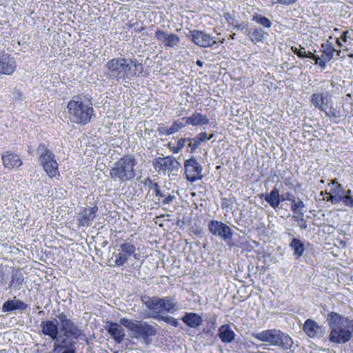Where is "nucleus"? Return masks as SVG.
Masks as SVG:
<instances>
[{
	"mask_svg": "<svg viewBox=\"0 0 353 353\" xmlns=\"http://www.w3.org/2000/svg\"><path fill=\"white\" fill-rule=\"evenodd\" d=\"M105 67L107 78L117 81L139 77L144 71L143 65L135 58H114L108 61Z\"/></svg>",
	"mask_w": 353,
	"mask_h": 353,
	"instance_id": "1",
	"label": "nucleus"
},
{
	"mask_svg": "<svg viewBox=\"0 0 353 353\" xmlns=\"http://www.w3.org/2000/svg\"><path fill=\"white\" fill-rule=\"evenodd\" d=\"M327 321L330 328V341L335 343L348 342L353 333V320L332 312L327 314Z\"/></svg>",
	"mask_w": 353,
	"mask_h": 353,
	"instance_id": "2",
	"label": "nucleus"
},
{
	"mask_svg": "<svg viewBox=\"0 0 353 353\" xmlns=\"http://www.w3.org/2000/svg\"><path fill=\"white\" fill-rule=\"evenodd\" d=\"M68 117L70 120L77 124L85 125L94 115L92 104L83 101L81 96H74L68 103Z\"/></svg>",
	"mask_w": 353,
	"mask_h": 353,
	"instance_id": "3",
	"label": "nucleus"
},
{
	"mask_svg": "<svg viewBox=\"0 0 353 353\" xmlns=\"http://www.w3.org/2000/svg\"><path fill=\"white\" fill-rule=\"evenodd\" d=\"M137 164L134 155H125L113 164L110 170V176L112 179L121 182L132 181L136 176L134 168Z\"/></svg>",
	"mask_w": 353,
	"mask_h": 353,
	"instance_id": "4",
	"label": "nucleus"
},
{
	"mask_svg": "<svg viewBox=\"0 0 353 353\" xmlns=\"http://www.w3.org/2000/svg\"><path fill=\"white\" fill-rule=\"evenodd\" d=\"M252 336L262 342H266L284 350L290 349L293 345L291 337L279 330L270 329L261 332H254Z\"/></svg>",
	"mask_w": 353,
	"mask_h": 353,
	"instance_id": "5",
	"label": "nucleus"
},
{
	"mask_svg": "<svg viewBox=\"0 0 353 353\" xmlns=\"http://www.w3.org/2000/svg\"><path fill=\"white\" fill-rule=\"evenodd\" d=\"M145 306L157 316L161 313H173L178 310L174 299L170 297L145 296L142 299Z\"/></svg>",
	"mask_w": 353,
	"mask_h": 353,
	"instance_id": "6",
	"label": "nucleus"
},
{
	"mask_svg": "<svg viewBox=\"0 0 353 353\" xmlns=\"http://www.w3.org/2000/svg\"><path fill=\"white\" fill-rule=\"evenodd\" d=\"M157 334L156 326L148 324L145 321H136V325L132 332V337L141 339L144 344L149 345L152 343L151 336Z\"/></svg>",
	"mask_w": 353,
	"mask_h": 353,
	"instance_id": "7",
	"label": "nucleus"
},
{
	"mask_svg": "<svg viewBox=\"0 0 353 353\" xmlns=\"http://www.w3.org/2000/svg\"><path fill=\"white\" fill-rule=\"evenodd\" d=\"M209 231L214 236H219L225 241L232 239L233 232L225 223L216 220L210 221L208 223Z\"/></svg>",
	"mask_w": 353,
	"mask_h": 353,
	"instance_id": "8",
	"label": "nucleus"
},
{
	"mask_svg": "<svg viewBox=\"0 0 353 353\" xmlns=\"http://www.w3.org/2000/svg\"><path fill=\"white\" fill-rule=\"evenodd\" d=\"M152 165L154 169L158 172H165L166 170H178L181 164L172 156H168L155 158L152 161Z\"/></svg>",
	"mask_w": 353,
	"mask_h": 353,
	"instance_id": "9",
	"label": "nucleus"
},
{
	"mask_svg": "<svg viewBox=\"0 0 353 353\" xmlns=\"http://www.w3.org/2000/svg\"><path fill=\"white\" fill-rule=\"evenodd\" d=\"M184 167L186 179L188 181L190 182H194L198 179H202V166L194 158L192 157L188 160H186L184 163Z\"/></svg>",
	"mask_w": 353,
	"mask_h": 353,
	"instance_id": "10",
	"label": "nucleus"
},
{
	"mask_svg": "<svg viewBox=\"0 0 353 353\" xmlns=\"http://www.w3.org/2000/svg\"><path fill=\"white\" fill-rule=\"evenodd\" d=\"M190 32L192 41L199 46L207 48L216 44L214 37L203 31L194 30Z\"/></svg>",
	"mask_w": 353,
	"mask_h": 353,
	"instance_id": "11",
	"label": "nucleus"
},
{
	"mask_svg": "<svg viewBox=\"0 0 353 353\" xmlns=\"http://www.w3.org/2000/svg\"><path fill=\"white\" fill-rule=\"evenodd\" d=\"M154 35L157 41L163 44L165 48H175L181 41L178 35L161 30H157Z\"/></svg>",
	"mask_w": 353,
	"mask_h": 353,
	"instance_id": "12",
	"label": "nucleus"
},
{
	"mask_svg": "<svg viewBox=\"0 0 353 353\" xmlns=\"http://www.w3.org/2000/svg\"><path fill=\"white\" fill-rule=\"evenodd\" d=\"M135 246L127 241L121 243L119 253L115 254V264L117 266L123 265L128 260V259L135 252Z\"/></svg>",
	"mask_w": 353,
	"mask_h": 353,
	"instance_id": "13",
	"label": "nucleus"
},
{
	"mask_svg": "<svg viewBox=\"0 0 353 353\" xmlns=\"http://www.w3.org/2000/svg\"><path fill=\"white\" fill-rule=\"evenodd\" d=\"M303 330L310 338L324 337L325 334V330L321 326L319 325L316 321L310 319L305 321Z\"/></svg>",
	"mask_w": 353,
	"mask_h": 353,
	"instance_id": "14",
	"label": "nucleus"
},
{
	"mask_svg": "<svg viewBox=\"0 0 353 353\" xmlns=\"http://www.w3.org/2000/svg\"><path fill=\"white\" fill-rule=\"evenodd\" d=\"M43 334L48 336L52 341L57 339L59 334L58 328V321L54 319L52 321L48 320L42 321L40 325Z\"/></svg>",
	"mask_w": 353,
	"mask_h": 353,
	"instance_id": "15",
	"label": "nucleus"
},
{
	"mask_svg": "<svg viewBox=\"0 0 353 353\" xmlns=\"http://www.w3.org/2000/svg\"><path fill=\"white\" fill-rule=\"evenodd\" d=\"M105 330L117 343H121L125 336L124 329L118 323L108 322Z\"/></svg>",
	"mask_w": 353,
	"mask_h": 353,
	"instance_id": "16",
	"label": "nucleus"
},
{
	"mask_svg": "<svg viewBox=\"0 0 353 353\" xmlns=\"http://www.w3.org/2000/svg\"><path fill=\"white\" fill-rule=\"evenodd\" d=\"M28 306V304L14 296L13 299L5 301L1 309L3 312H9L14 310L23 311L26 310Z\"/></svg>",
	"mask_w": 353,
	"mask_h": 353,
	"instance_id": "17",
	"label": "nucleus"
},
{
	"mask_svg": "<svg viewBox=\"0 0 353 353\" xmlns=\"http://www.w3.org/2000/svg\"><path fill=\"white\" fill-rule=\"evenodd\" d=\"M74 339L72 336L63 333L59 334L57 339H54L53 341L58 344L60 347L64 349L63 352H67L76 348V343Z\"/></svg>",
	"mask_w": 353,
	"mask_h": 353,
	"instance_id": "18",
	"label": "nucleus"
},
{
	"mask_svg": "<svg viewBox=\"0 0 353 353\" xmlns=\"http://www.w3.org/2000/svg\"><path fill=\"white\" fill-rule=\"evenodd\" d=\"M3 165L8 168H19L22 165V161L17 154L7 151L2 154Z\"/></svg>",
	"mask_w": 353,
	"mask_h": 353,
	"instance_id": "19",
	"label": "nucleus"
},
{
	"mask_svg": "<svg viewBox=\"0 0 353 353\" xmlns=\"http://www.w3.org/2000/svg\"><path fill=\"white\" fill-rule=\"evenodd\" d=\"M97 211L98 207L97 205L90 208H85L80 214V218L79 219L80 225L82 226L90 225V222L96 216Z\"/></svg>",
	"mask_w": 353,
	"mask_h": 353,
	"instance_id": "20",
	"label": "nucleus"
},
{
	"mask_svg": "<svg viewBox=\"0 0 353 353\" xmlns=\"http://www.w3.org/2000/svg\"><path fill=\"white\" fill-rule=\"evenodd\" d=\"M181 321L188 327L192 328H196L199 327L202 323L203 319L201 316L194 312H186L181 318Z\"/></svg>",
	"mask_w": 353,
	"mask_h": 353,
	"instance_id": "21",
	"label": "nucleus"
},
{
	"mask_svg": "<svg viewBox=\"0 0 353 353\" xmlns=\"http://www.w3.org/2000/svg\"><path fill=\"white\" fill-rule=\"evenodd\" d=\"M327 92H325V93H314L312 95L311 103L315 108L325 111L327 108Z\"/></svg>",
	"mask_w": 353,
	"mask_h": 353,
	"instance_id": "22",
	"label": "nucleus"
},
{
	"mask_svg": "<svg viewBox=\"0 0 353 353\" xmlns=\"http://www.w3.org/2000/svg\"><path fill=\"white\" fill-rule=\"evenodd\" d=\"M61 331L65 334L72 336L74 339H79L83 335V331L72 320L61 327Z\"/></svg>",
	"mask_w": 353,
	"mask_h": 353,
	"instance_id": "23",
	"label": "nucleus"
},
{
	"mask_svg": "<svg viewBox=\"0 0 353 353\" xmlns=\"http://www.w3.org/2000/svg\"><path fill=\"white\" fill-rule=\"evenodd\" d=\"M329 195L327 201H330L332 204L339 203L342 201L343 193V187L341 184L336 183L334 188H331L330 192H325Z\"/></svg>",
	"mask_w": 353,
	"mask_h": 353,
	"instance_id": "24",
	"label": "nucleus"
},
{
	"mask_svg": "<svg viewBox=\"0 0 353 353\" xmlns=\"http://www.w3.org/2000/svg\"><path fill=\"white\" fill-rule=\"evenodd\" d=\"M261 198H265V200L274 209L279 208L280 205V193L279 189L274 188L272 191L266 194H261Z\"/></svg>",
	"mask_w": 353,
	"mask_h": 353,
	"instance_id": "25",
	"label": "nucleus"
},
{
	"mask_svg": "<svg viewBox=\"0 0 353 353\" xmlns=\"http://www.w3.org/2000/svg\"><path fill=\"white\" fill-rule=\"evenodd\" d=\"M219 336L223 343H231L235 338V333L228 324H224L219 328Z\"/></svg>",
	"mask_w": 353,
	"mask_h": 353,
	"instance_id": "26",
	"label": "nucleus"
},
{
	"mask_svg": "<svg viewBox=\"0 0 353 353\" xmlns=\"http://www.w3.org/2000/svg\"><path fill=\"white\" fill-rule=\"evenodd\" d=\"M182 121H186L187 125L191 124L194 126L207 125L209 123V119L200 113L194 112L189 117L182 118Z\"/></svg>",
	"mask_w": 353,
	"mask_h": 353,
	"instance_id": "27",
	"label": "nucleus"
},
{
	"mask_svg": "<svg viewBox=\"0 0 353 353\" xmlns=\"http://www.w3.org/2000/svg\"><path fill=\"white\" fill-rule=\"evenodd\" d=\"M16 67L15 61L12 59L0 60V74L10 75L14 72Z\"/></svg>",
	"mask_w": 353,
	"mask_h": 353,
	"instance_id": "28",
	"label": "nucleus"
},
{
	"mask_svg": "<svg viewBox=\"0 0 353 353\" xmlns=\"http://www.w3.org/2000/svg\"><path fill=\"white\" fill-rule=\"evenodd\" d=\"M289 246L294 251L293 254L296 259H299L303 256L305 251V245L300 239L293 238Z\"/></svg>",
	"mask_w": 353,
	"mask_h": 353,
	"instance_id": "29",
	"label": "nucleus"
},
{
	"mask_svg": "<svg viewBox=\"0 0 353 353\" xmlns=\"http://www.w3.org/2000/svg\"><path fill=\"white\" fill-rule=\"evenodd\" d=\"M46 174L50 177L55 176L58 173V163L56 160L41 164Z\"/></svg>",
	"mask_w": 353,
	"mask_h": 353,
	"instance_id": "30",
	"label": "nucleus"
},
{
	"mask_svg": "<svg viewBox=\"0 0 353 353\" xmlns=\"http://www.w3.org/2000/svg\"><path fill=\"white\" fill-rule=\"evenodd\" d=\"M156 196H158V201L156 203L160 204V198H162L163 200L161 201L163 205H168L171 203L175 199L176 196L174 195H171L170 194H165V192H163L160 188L154 192Z\"/></svg>",
	"mask_w": 353,
	"mask_h": 353,
	"instance_id": "31",
	"label": "nucleus"
},
{
	"mask_svg": "<svg viewBox=\"0 0 353 353\" xmlns=\"http://www.w3.org/2000/svg\"><path fill=\"white\" fill-rule=\"evenodd\" d=\"M263 35L264 32L261 28L250 29L247 33V36L254 43L261 41L263 38Z\"/></svg>",
	"mask_w": 353,
	"mask_h": 353,
	"instance_id": "32",
	"label": "nucleus"
},
{
	"mask_svg": "<svg viewBox=\"0 0 353 353\" xmlns=\"http://www.w3.org/2000/svg\"><path fill=\"white\" fill-rule=\"evenodd\" d=\"M305 208V205L304 203L300 199L297 200L294 199V201H292L291 210L294 213H298L303 216L304 212H305L304 210Z\"/></svg>",
	"mask_w": 353,
	"mask_h": 353,
	"instance_id": "33",
	"label": "nucleus"
},
{
	"mask_svg": "<svg viewBox=\"0 0 353 353\" xmlns=\"http://www.w3.org/2000/svg\"><path fill=\"white\" fill-rule=\"evenodd\" d=\"M186 125V121H182V118L179 120L175 121L168 128V133H170L171 134H174L185 127Z\"/></svg>",
	"mask_w": 353,
	"mask_h": 353,
	"instance_id": "34",
	"label": "nucleus"
},
{
	"mask_svg": "<svg viewBox=\"0 0 353 353\" xmlns=\"http://www.w3.org/2000/svg\"><path fill=\"white\" fill-rule=\"evenodd\" d=\"M252 20L265 28H270L272 25L271 21L267 17L261 15L254 16Z\"/></svg>",
	"mask_w": 353,
	"mask_h": 353,
	"instance_id": "35",
	"label": "nucleus"
},
{
	"mask_svg": "<svg viewBox=\"0 0 353 353\" xmlns=\"http://www.w3.org/2000/svg\"><path fill=\"white\" fill-rule=\"evenodd\" d=\"M120 323L121 325L128 328V330L132 332L136 325V321H133L132 320L126 318H122L120 319Z\"/></svg>",
	"mask_w": 353,
	"mask_h": 353,
	"instance_id": "36",
	"label": "nucleus"
},
{
	"mask_svg": "<svg viewBox=\"0 0 353 353\" xmlns=\"http://www.w3.org/2000/svg\"><path fill=\"white\" fill-rule=\"evenodd\" d=\"M159 319L170 324L172 326L177 327L179 325V322L176 319H174L170 316H159Z\"/></svg>",
	"mask_w": 353,
	"mask_h": 353,
	"instance_id": "37",
	"label": "nucleus"
},
{
	"mask_svg": "<svg viewBox=\"0 0 353 353\" xmlns=\"http://www.w3.org/2000/svg\"><path fill=\"white\" fill-rule=\"evenodd\" d=\"M54 155L52 151L47 152V153L43 154V155H40L39 161L41 164L45 163L47 162H51V161H54Z\"/></svg>",
	"mask_w": 353,
	"mask_h": 353,
	"instance_id": "38",
	"label": "nucleus"
},
{
	"mask_svg": "<svg viewBox=\"0 0 353 353\" xmlns=\"http://www.w3.org/2000/svg\"><path fill=\"white\" fill-rule=\"evenodd\" d=\"M23 282V278L21 275H18L17 272L15 274H12L10 285L14 284L15 285L19 286L22 285Z\"/></svg>",
	"mask_w": 353,
	"mask_h": 353,
	"instance_id": "39",
	"label": "nucleus"
},
{
	"mask_svg": "<svg viewBox=\"0 0 353 353\" xmlns=\"http://www.w3.org/2000/svg\"><path fill=\"white\" fill-rule=\"evenodd\" d=\"M305 48L301 47V49L297 48L295 46H292L291 48V50L292 52L296 54L299 58L304 59L306 57V52L303 51L302 50H304Z\"/></svg>",
	"mask_w": 353,
	"mask_h": 353,
	"instance_id": "40",
	"label": "nucleus"
},
{
	"mask_svg": "<svg viewBox=\"0 0 353 353\" xmlns=\"http://www.w3.org/2000/svg\"><path fill=\"white\" fill-rule=\"evenodd\" d=\"M285 201H294V196L292 192H286L283 194H280V203Z\"/></svg>",
	"mask_w": 353,
	"mask_h": 353,
	"instance_id": "41",
	"label": "nucleus"
},
{
	"mask_svg": "<svg viewBox=\"0 0 353 353\" xmlns=\"http://www.w3.org/2000/svg\"><path fill=\"white\" fill-rule=\"evenodd\" d=\"M145 185H148L150 190H153L154 192L160 188L158 183L154 182L150 178L145 179Z\"/></svg>",
	"mask_w": 353,
	"mask_h": 353,
	"instance_id": "42",
	"label": "nucleus"
},
{
	"mask_svg": "<svg viewBox=\"0 0 353 353\" xmlns=\"http://www.w3.org/2000/svg\"><path fill=\"white\" fill-rule=\"evenodd\" d=\"M188 142H189L188 146L191 148L192 151L196 150L199 146V145L201 143L196 137L193 138V139L189 138V140Z\"/></svg>",
	"mask_w": 353,
	"mask_h": 353,
	"instance_id": "43",
	"label": "nucleus"
},
{
	"mask_svg": "<svg viewBox=\"0 0 353 353\" xmlns=\"http://www.w3.org/2000/svg\"><path fill=\"white\" fill-rule=\"evenodd\" d=\"M342 199H343L341 201L343 203V204L345 206L353 208V195L352 196L348 195V196H343Z\"/></svg>",
	"mask_w": 353,
	"mask_h": 353,
	"instance_id": "44",
	"label": "nucleus"
},
{
	"mask_svg": "<svg viewBox=\"0 0 353 353\" xmlns=\"http://www.w3.org/2000/svg\"><path fill=\"white\" fill-rule=\"evenodd\" d=\"M336 51L334 48H328L327 50H324V54L325 57L323 58L324 59H326L327 61H330L334 56V52Z\"/></svg>",
	"mask_w": 353,
	"mask_h": 353,
	"instance_id": "45",
	"label": "nucleus"
},
{
	"mask_svg": "<svg viewBox=\"0 0 353 353\" xmlns=\"http://www.w3.org/2000/svg\"><path fill=\"white\" fill-rule=\"evenodd\" d=\"M234 28L237 30L243 32L246 35H247L248 32L250 30L248 28V23H246V22H242L240 24L235 25Z\"/></svg>",
	"mask_w": 353,
	"mask_h": 353,
	"instance_id": "46",
	"label": "nucleus"
},
{
	"mask_svg": "<svg viewBox=\"0 0 353 353\" xmlns=\"http://www.w3.org/2000/svg\"><path fill=\"white\" fill-rule=\"evenodd\" d=\"M57 317L60 321V322L61 323V327L64 326L68 322H69L70 321V319H69L67 317L66 314H64L63 312L58 314L57 316Z\"/></svg>",
	"mask_w": 353,
	"mask_h": 353,
	"instance_id": "47",
	"label": "nucleus"
},
{
	"mask_svg": "<svg viewBox=\"0 0 353 353\" xmlns=\"http://www.w3.org/2000/svg\"><path fill=\"white\" fill-rule=\"evenodd\" d=\"M50 151V150L46 148L45 145L43 143H40L37 148V152L39 154V156L43 155V154L47 153V152Z\"/></svg>",
	"mask_w": 353,
	"mask_h": 353,
	"instance_id": "48",
	"label": "nucleus"
},
{
	"mask_svg": "<svg viewBox=\"0 0 353 353\" xmlns=\"http://www.w3.org/2000/svg\"><path fill=\"white\" fill-rule=\"evenodd\" d=\"M273 3H280L285 6L294 3L297 0H272Z\"/></svg>",
	"mask_w": 353,
	"mask_h": 353,
	"instance_id": "49",
	"label": "nucleus"
},
{
	"mask_svg": "<svg viewBox=\"0 0 353 353\" xmlns=\"http://www.w3.org/2000/svg\"><path fill=\"white\" fill-rule=\"evenodd\" d=\"M298 225L301 229H306L307 228L306 220L301 215L300 220H298Z\"/></svg>",
	"mask_w": 353,
	"mask_h": 353,
	"instance_id": "50",
	"label": "nucleus"
},
{
	"mask_svg": "<svg viewBox=\"0 0 353 353\" xmlns=\"http://www.w3.org/2000/svg\"><path fill=\"white\" fill-rule=\"evenodd\" d=\"M196 137L198 139L200 143L208 140V135L206 132H201L198 134Z\"/></svg>",
	"mask_w": 353,
	"mask_h": 353,
	"instance_id": "51",
	"label": "nucleus"
},
{
	"mask_svg": "<svg viewBox=\"0 0 353 353\" xmlns=\"http://www.w3.org/2000/svg\"><path fill=\"white\" fill-rule=\"evenodd\" d=\"M188 140L189 138H181L178 141L177 145L179 148L182 149L185 146V143L188 141Z\"/></svg>",
	"mask_w": 353,
	"mask_h": 353,
	"instance_id": "52",
	"label": "nucleus"
},
{
	"mask_svg": "<svg viewBox=\"0 0 353 353\" xmlns=\"http://www.w3.org/2000/svg\"><path fill=\"white\" fill-rule=\"evenodd\" d=\"M157 130L159 134H167V135L171 134L170 133H168V128H165V127H159V128H158Z\"/></svg>",
	"mask_w": 353,
	"mask_h": 353,
	"instance_id": "53",
	"label": "nucleus"
},
{
	"mask_svg": "<svg viewBox=\"0 0 353 353\" xmlns=\"http://www.w3.org/2000/svg\"><path fill=\"white\" fill-rule=\"evenodd\" d=\"M53 350L54 351V353H62V351L64 350L62 347H60L58 344H57L55 342H54L53 344Z\"/></svg>",
	"mask_w": 353,
	"mask_h": 353,
	"instance_id": "54",
	"label": "nucleus"
},
{
	"mask_svg": "<svg viewBox=\"0 0 353 353\" xmlns=\"http://www.w3.org/2000/svg\"><path fill=\"white\" fill-rule=\"evenodd\" d=\"M225 19L229 23H233L234 19L229 13L224 14Z\"/></svg>",
	"mask_w": 353,
	"mask_h": 353,
	"instance_id": "55",
	"label": "nucleus"
},
{
	"mask_svg": "<svg viewBox=\"0 0 353 353\" xmlns=\"http://www.w3.org/2000/svg\"><path fill=\"white\" fill-rule=\"evenodd\" d=\"M348 34H349V30H346V31L343 32L341 37V39L345 42L347 41V38L350 37V36Z\"/></svg>",
	"mask_w": 353,
	"mask_h": 353,
	"instance_id": "56",
	"label": "nucleus"
},
{
	"mask_svg": "<svg viewBox=\"0 0 353 353\" xmlns=\"http://www.w3.org/2000/svg\"><path fill=\"white\" fill-rule=\"evenodd\" d=\"M310 58L311 59H316V56L311 52H306V57Z\"/></svg>",
	"mask_w": 353,
	"mask_h": 353,
	"instance_id": "57",
	"label": "nucleus"
},
{
	"mask_svg": "<svg viewBox=\"0 0 353 353\" xmlns=\"http://www.w3.org/2000/svg\"><path fill=\"white\" fill-rule=\"evenodd\" d=\"M343 193H344V196H353V194H352V192L351 190L348 189L347 190H345L344 188H343Z\"/></svg>",
	"mask_w": 353,
	"mask_h": 353,
	"instance_id": "58",
	"label": "nucleus"
},
{
	"mask_svg": "<svg viewBox=\"0 0 353 353\" xmlns=\"http://www.w3.org/2000/svg\"><path fill=\"white\" fill-rule=\"evenodd\" d=\"M325 115L327 117H338L336 114L334 113V112H332V111H330V112H325Z\"/></svg>",
	"mask_w": 353,
	"mask_h": 353,
	"instance_id": "59",
	"label": "nucleus"
},
{
	"mask_svg": "<svg viewBox=\"0 0 353 353\" xmlns=\"http://www.w3.org/2000/svg\"><path fill=\"white\" fill-rule=\"evenodd\" d=\"M326 62H327L326 59H325V60H320L319 63V65L320 66H321V67L325 68V65H326Z\"/></svg>",
	"mask_w": 353,
	"mask_h": 353,
	"instance_id": "60",
	"label": "nucleus"
},
{
	"mask_svg": "<svg viewBox=\"0 0 353 353\" xmlns=\"http://www.w3.org/2000/svg\"><path fill=\"white\" fill-rule=\"evenodd\" d=\"M301 214L299 215H292V219L298 223V220H300Z\"/></svg>",
	"mask_w": 353,
	"mask_h": 353,
	"instance_id": "61",
	"label": "nucleus"
},
{
	"mask_svg": "<svg viewBox=\"0 0 353 353\" xmlns=\"http://www.w3.org/2000/svg\"><path fill=\"white\" fill-rule=\"evenodd\" d=\"M181 149L179 148L178 145H176V147H174L173 149H172V152L174 153H177L179 152Z\"/></svg>",
	"mask_w": 353,
	"mask_h": 353,
	"instance_id": "62",
	"label": "nucleus"
},
{
	"mask_svg": "<svg viewBox=\"0 0 353 353\" xmlns=\"http://www.w3.org/2000/svg\"><path fill=\"white\" fill-rule=\"evenodd\" d=\"M196 65H199V67H202L203 65V62L201 61V60H197L196 62Z\"/></svg>",
	"mask_w": 353,
	"mask_h": 353,
	"instance_id": "63",
	"label": "nucleus"
},
{
	"mask_svg": "<svg viewBox=\"0 0 353 353\" xmlns=\"http://www.w3.org/2000/svg\"><path fill=\"white\" fill-rule=\"evenodd\" d=\"M62 353H77L76 348L74 350H71V351L62 352Z\"/></svg>",
	"mask_w": 353,
	"mask_h": 353,
	"instance_id": "64",
	"label": "nucleus"
}]
</instances>
